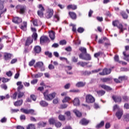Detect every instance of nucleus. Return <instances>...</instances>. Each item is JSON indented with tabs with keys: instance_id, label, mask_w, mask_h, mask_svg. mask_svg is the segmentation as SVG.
I'll use <instances>...</instances> for the list:
<instances>
[{
	"instance_id": "obj_1",
	"label": "nucleus",
	"mask_w": 129,
	"mask_h": 129,
	"mask_svg": "<svg viewBox=\"0 0 129 129\" xmlns=\"http://www.w3.org/2000/svg\"><path fill=\"white\" fill-rule=\"evenodd\" d=\"M56 95L55 92H53L51 94H49V90H46L45 92H43V96L44 99L47 101H51L53 99Z\"/></svg>"
},
{
	"instance_id": "obj_2",
	"label": "nucleus",
	"mask_w": 129,
	"mask_h": 129,
	"mask_svg": "<svg viewBox=\"0 0 129 129\" xmlns=\"http://www.w3.org/2000/svg\"><path fill=\"white\" fill-rule=\"evenodd\" d=\"M16 9H17V11L20 15H24L27 11V6L18 5L16 6Z\"/></svg>"
},
{
	"instance_id": "obj_3",
	"label": "nucleus",
	"mask_w": 129,
	"mask_h": 129,
	"mask_svg": "<svg viewBox=\"0 0 129 129\" xmlns=\"http://www.w3.org/2000/svg\"><path fill=\"white\" fill-rule=\"evenodd\" d=\"M112 26L113 27H117L119 30H120V32L123 33V31H124V29L123 28V26L122 24H121L119 22V20H113L112 21Z\"/></svg>"
},
{
	"instance_id": "obj_4",
	"label": "nucleus",
	"mask_w": 129,
	"mask_h": 129,
	"mask_svg": "<svg viewBox=\"0 0 129 129\" xmlns=\"http://www.w3.org/2000/svg\"><path fill=\"white\" fill-rule=\"evenodd\" d=\"M20 111L24 114H30L32 115H36V114L35 113L34 110L32 109H27L24 108H21L20 109Z\"/></svg>"
},
{
	"instance_id": "obj_5",
	"label": "nucleus",
	"mask_w": 129,
	"mask_h": 129,
	"mask_svg": "<svg viewBox=\"0 0 129 129\" xmlns=\"http://www.w3.org/2000/svg\"><path fill=\"white\" fill-rule=\"evenodd\" d=\"M79 56L80 58L87 61H90L92 59L91 56L87 53L85 54H80Z\"/></svg>"
},
{
	"instance_id": "obj_6",
	"label": "nucleus",
	"mask_w": 129,
	"mask_h": 129,
	"mask_svg": "<svg viewBox=\"0 0 129 129\" xmlns=\"http://www.w3.org/2000/svg\"><path fill=\"white\" fill-rule=\"evenodd\" d=\"M86 102L88 103H93L95 102V99L91 95L88 94L86 96Z\"/></svg>"
},
{
	"instance_id": "obj_7",
	"label": "nucleus",
	"mask_w": 129,
	"mask_h": 129,
	"mask_svg": "<svg viewBox=\"0 0 129 129\" xmlns=\"http://www.w3.org/2000/svg\"><path fill=\"white\" fill-rule=\"evenodd\" d=\"M49 42V39L46 36H42L40 38V43L41 45H44L45 43Z\"/></svg>"
},
{
	"instance_id": "obj_8",
	"label": "nucleus",
	"mask_w": 129,
	"mask_h": 129,
	"mask_svg": "<svg viewBox=\"0 0 129 129\" xmlns=\"http://www.w3.org/2000/svg\"><path fill=\"white\" fill-rule=\"evenodd\" d=\"M4 4H5V2L2 0H0V18H2V15L6 13L7 9H5L4 11H2L4 9Z\"/></svg>"
},
{
	"instance_id": "obj_9",
	"label": "nucleus",
	"mask_w": 129,
	"mask_h": 129,
	"mask_svg": "<svg viewBox=\"0 0 129 129\" xmlns=\"http://www.w3.org/2000/svg\"><path fill=\"white\" fill-rule=\"evenodd\" d=\"M39 10L37 11V15L41 17L43 16H44V12L45 11V9L44 8V7L42 6V5L41 4H40L39 5Z\"/></svg>"
},
{
	"instance_id": "obj_10",
	"label": "nucleus",
	"mask_w": 129,
	"mask_h": 129,
	"mask_svg": "<svg viewBox=\"0 0 129 129\" xmlns=\"http://www.w3.org/2000/svg\"><path fill=\"white\" fill-rule=\"evenodd\" d=\"M111 69H108L107 68H104V69H103V70H102V72L101 73H99V74L101 76H106L107 75H109L110 74H111Z\"/></svg>"
},
{
	"instance_id": "obj_11",
	"label": "nucleus",
	"mask_w": 129,
	"mask_h": 129,
	"mask_svg": "<svg viewBox=\"0 0 129 129\" xmlns=\"http://www.w3.org/2000/svg\"><path fill=\"white\" fill-rule=\"evenodd\" d=\"M99 88H101L107 92L110 91L112 90V89L111 88V87L107 86L105 84H99Z\"/></svg>"
},
{
	"instance_id": "obj_12",
	"label": "nucleus",
	"mask_w": 129,
	"mask_h": 129,
	"mask_svg": "<svg viewBox=\"0 0 129 129\" xmlns=\"http://www.w3.org/2000/svg\"><path fill=\"white\" fill-rule=\"evenodd\" d=\"M90 120L85 118H82L81 121H79V123L81 125L86 126L89 124Z\"/></svg>"
},
{
	"instance_id": "obj_13",
	"label": "nucleus",
	"mask_w": 129,
	"mask_h": 129,
	"mask_svg": "<svg viewBox=\"0 0 129 129\" xmlns=\"http://www.w3.org/2000/svg\"><path fill=\"white\" fill-rule=\"evenodd\" d=\"M33 42V39L31 37V36L28 37L27 38L26 41H25V46H29Z\"/></svg>"
},
{
	"instance_id": "obj_14",
	"label": "nucleus",
	"mask_w": 129,
	"mask_h": 129,
	"mask_svg": "<svg viewBox=\"0 0 129 129\" xmlns=\"http://www.w3.org/2000/svg\"><path fill=\"white\" fill-rule=\"evenodd\" d=\"M53 15V10L49 9L45 14V17L47 19H50Z\"/></svg>"
},
{
	"instance_id": "obj_15",
	"label": "nucleus",
	"mask_w": 129,
	"mask_h": 129,
	"mask_svg": "<svg viewBox=\"0 0 129 129\" xmlns=\"http://www.w3.org/2000/svg\"><path fill=\"white\" fill-rule=\"evenodd\" d=\"M12 22H14L15 24H20L22 22V19L18 17H15L13 18Z\"/></svg>"
},
{
	"instance_id": "obj_16",
	"label": "nucleus",
	"mask_w": 129,
	"mask_h": 129,
	"mask_svg": "<svg viewBox=\"0 0 129 129\" xmlns=\"http://www.w3.org/2000/svg\"><path fill=\"white\" fill-rule=\"evenodd\" d=\"M112 99L116 103H120L122 101V98L121 96H112Z\"/></svg>"
},
{
	"instance_id": "obj_17",
	"label": "nucleus",
	"mask_w": 129,
	"mask_h": 129,
	"mask_svg": "<svg viewBox=\"0 0 129 129\" xmlns=\"http://www.w3.org/2000/svg\"><path fill=\"white\" fill-rule=\"evenodd\" d=\"M123 115V110L118 109L117 112H116L115 115L118 119H120Z\"/></svg>"
},
{
	"instance_id": "obj_18",
	"label": "nucleus",
	"mask_w": 129,
	"mask_h": 129,
	"mask_svg": "<svg viewBox=\"0 0 129 129\" xmlns=\"http://www.w3.org/2000/svg\"><path fill=\"white\" fill-rule=\"evenodd\" d=\"M34 52L35 54H39L41 52V47L39 45L35 46L34 47Z\"/></svg>"
},
{
	"instance_id": "obj_19",
	"label": "nucleus",
	"mask_w": 129,
	"mask_h": 129,
	"mask_svg": "<svg viewBox=\"0 0 129 129\" xmlns=\"http://www.w3.org/2000/svg\"><path fill=\"white\" fill-rule=\"evenodd\" d=\"M12 57V54L11 53H9L8 52H6L4 53V59H5L6 61H8L11 59Z\"/></svg>"
},
{
	"instance_id": "obj_20",
	"label": "nucleus",
	"mask_w": 129,
	"mask_h": 129,
	"mask_svg": "<svg viewBox=\"0 0 129 129\" xmlns=\"http://www.w3.org/2000/svg\"><path fill=\"white\" fill-rule=\"evenodd\" d=\"M86 82H78L76 84V86L78 88H82L86 86Z\"/></svg>"
},
{
	"instance_id": "obj_21",
	"label": "nucleus",
	"mask_w": 129,
	"mask_h": 129,
	"mask_svg": "<svg viewBox=\"0 0 129 129\" xmlns=\"http://www.w3.org/2000/svg\"><path fill=\"white\" fill-rule=\"evenodd\" d=\"M39 104L40 106H42L43 107H46L49 105V103H48L45 100H41L39 102Z\"/></svg>"
},
{
	"instance_id": "obj_22",
	"label": "nucleus",
	"mask_w": 129,
	"mask_h": 129,
	"mask_svg": "<svg viewBox=\"0 0 129 129\" xmlns=\"http://www.w3.org/2000/svg\"><path fill=\"white\" fill-rule=\"evenodd\" d=\"M27 22L24 21L23 22V25H21L20 29L23 31H27Z\"/></svg>"
},
{
	"instance_id": "obj_23",
	"label": "nucleus",
	"mask_w": 129,
	"mask_h": 129,
	"mask_svg": "<svg viewBox=\"0 0 129 129\" xmlns=\"http://www.w3.org/2000/svg\"><path fill=\"white\" fill-rule=\"evenodd\" d=\"M65 118L66 120H71L72 119V116H71V112L67 111L65 112Z\"/></svg>"
},
{
	"instance_id": "obj_24",
	"label": "nucleus",
	"mask_w": 129,
	"mask_h": 129,
	"mask_svg": "<svg viewBox=\"0 0 129 129\" xmlns=\"http://www.w3.org/2000/svg\"><path fill=\"white\" fill-rule=\"evenodd\" d=\"M49 38H50L51 40H54L55 38V32H54L53 31H49Z\"/></svg>"
},
{
	"instance_id": "obj_25",
	"label": "nucleus",
	"mask_w": 129,
	"mask_h": 129,
	"mask_svg": "<svg viewBox=\"0 0 129 129\" xmlns=\"http://www.w3.org/2000/svg\"><path fill=\"white\" fill-rule=\"evenodd\" d=\"M69 15H70L71 19L73 20H76L77 18V15L74 12H70Z\"/></svg>"
},
{
	"instance_id": "obj_26",
	"label": "nucleus",
	"mask_w": 129,
	"mask_h": 129,
	"mask_svg": "<svg viewBox=\"0 0 129 129\" xmlns=\"http://www.w3.org/2000/svg\"><path fill=\"white\" fill-rule=\"evenodd\" d=\"M43 66H44V63H43V62L42 61H38L36 63H35V64L34 66V67L35 68H41L43 67Z\"/></svg>"
},
{
	"instance_id": "obj_27",
	"label": "nucleus",
	"mask_w": 129,
	"mask_h": 129,
	"mask_svg": "<svg viewBox=\"0 0 129 129\" xmlns=\"http://www.w3.org/2000/svg\"><path fill=\"white\" fill-rule=\"evenodd\" d=\"M79 50L81 52L80 54H82V55H84L85 54L87 53V49L85 47H79Z\"/></svg>"
},
{
	"instance_id": "obj_28",
	"label": "nucleus",
	"mask_w": 129,
	"mask_h": 129,
	"mask_svg": "<svg viewBox=\"0 0 129 129\" xmlns=\"http://www.w3.org/2000/svg\"><path fill=\"white\" fill-rule=\"evenodd\" d=\"M112 80V78H101V81L102 83H107L108 82L111 81Z\"/></svg>"
},
{
	"instance_id": "obj_29",
	"label": "nucleus",
	"mask_w": 129,
	"mask_h": 129,
	"mask_svg": "<svg viewBox=\"0 0 129 129\" xmlns=\"http://www.w3.org/2000/svg\"><path fill=\"white\" fill-rule=\"evenodd\" d=\"M73 104L75 106H78L79 105H80V102L78 98H76L74 99Z\"/></svg>"
},
{
	"instance_id": "obj_30",
	"label": "nucleus",
	"mask_w": 129,
	"mask_h": 129,
	"mask_svg": "<svg viewBox=\"0 0 129 129\" xmlns=\"http://www.w3.org/2000/svg\"><path fill=\"white\" fill-rule=\"evenodd\" d=\"M96 93H97V94H98V95L99 97H101V96H103L104 94H105L106 91H105L103 90H101L97 91Z\"/></svg>"
},
{
	"instance_id": "obj_31",
	"label": "nucleus",
	"mask_w": 129,
	"mask_h": 129,
	"mask_svg": "<svg viewBox=\"0 0 129 129\" xmlns=\"http://www.w3.org/2000/svg\"><path fill=\"white\" fill-rule=\"evenodd\" d=\"M67 9L68 10L72 9L73 10H76V9H77V6L75 5H70L67 6Z\"/></svg>"
},
{
	"instance_id": "obj_32",
	"label": "nucleus",
	"mask_w": 129,
	"mask_h": 129,
	"mask_svg": "<svg viewBox=\"0 0 129 129\" xmlns=\"http://www.w3.org/2000/svg\"><path fill=\"white\" fill-rule=\"evenodd\" d=\"M120 15L124 20H127L128 16L125 12L122 11L120 13Z\"/></svg>"
},
{
	"instance_id": "obj_33",
	"label": "nucleus",
	"mask_w": 129,
	"mask_h": 129,
	"mask_svg": "<svg viewBox=\"0 0 129 129\" xmlns=\"http://www.w3.org/2000/svg\"><path fill=\"white\" fill-rule=\"evenodd\" d=\"M47 125V123L45 122H39L37 123L38 127H44Z\"/></svg>"
},
{
	"instance_id": "obj_34",
	"label": "nucleus",
	"mask_w": 129,
	"mask_h": 129,
	"mask_svg": "<svg viewBox=\"0 0 129 129\" xmlns=\"http://www.w3.org/2000/svg\"><path fill=\"white\" fill-rule=\"evenodd\" d=\"M23 104V100H17L14 103L15 106H20Z\"/></svg>"
},
{
	"instance_id": "obj_35",
	"label": "nucleus",
	"mask_w": 129,
	"mask_h": 129,
	"mask_svg": "<svg viewBox=\"0 0 129 129\" xmlns=\"http://www.w3.org/2000/svg\"><path fill=\"white\" fill-rule=\"evenodd\" d=\"M48 122L49 125H54L56 122L54 118H50L48 120Z\"/></svg>"
},
{
	"instance_id": "obj_36",
	"label": "nucleus",
	"mask_w": 129,
	"mask_h": 129,
	"mask_svg": "<svg viewBox=\"0 0 129 129\" xmlns=\"http://www.w3.org/2000/svg\"><path fill=\"white\" fill-rule=\"evenodd\" d=\"M17 95H18L17 96L18 99H20L25 96V92L18 91V93Z\"/></svg>"
},
{
	"instance_id": "obj_37",
	"label": "nucleus",
	"mask_w": 129,
	"mask_h": 129,
	"mask_svg": "<svg viewBox=\"0 0 129 129\" xmlns=\"http://www.w3.org/2000/svg\"><path fill=\"white\" fill-rule=\"evenodd\" d=\"M38 34H37L36 32H34L32 35H31V38L32 39H33L34 41H36L37 39H38Z\"/></svg>"
},
{
	"instance_id": "obj_38",
	"label": "nucleus",
	"mask_w": 129,
	"mask_h": 129,
	"mask_svg": "<svg viewBox=\"0 0 129 129\" xmlns=\"http://www.w3.org/2000/svg\"><path fill=\"white\" fill-rule=\"evenodd\" d=\"M104 125V121H101L100 123H98V124L96 125V128L98 129L102 127Z\"/></svg>"
},
{
	"instance_id": "obj_39",
	"label": "nucleus",
	"mask_w": 129,
	"mask_h": 129,
	"mask_svg": "<svg viewBox=\"0 0 129 129\" xmlns=\"http://www.w3.org/2000/svg\"><path fill=\"white\" fill-rule=\"evenodd\" d=\"M88 64V63L86 62L79 61L78 62V63H77V65H80L83 68H84L85 66Z\"/></svg>"
},
{
	"instance_id": "obj_40",
	"label": "nucleus",
	"mask_w": 129,
	"mask_h": 129,
	"mask_svg": "<svg viewBox=\"0 0 129 129\" xmlns=\"http://www.w3.org/2000/svg\"><path fill=\"white\" fill-rule=\"evenodd\" d=\"M59 20V16L57 14H55L53 16V21L54 22H58Z\"/></svg>"
},
{
	"instance_id": "obj_41",
	"label": "nucleus",
	"mask_w": 129,
	"mask_h": 129,
	"mask_svg": "<svg viewBox=\"0 0 129 129\" xmlns=\"http://www.w3.org/2000/svg\"><path fill=\"white\" fill-rule=\"evenodd\" d=\"M74 113L75 114H76V115H77V117H80L82 116V113L81 112H79L78 110H75L74 111Z\"/></svg>"
},
{
	"instance_id": "obj_42",
	"label": "nucleus",
	"mask_w": 129,
	"mask_h": 129,
	"mask_svg": "<svg viewBox=\"0 0 129 129\" xmlns=\"http://www.w3.org/2000/svg\"><path fill=\"white\" fill-rule=\"evenodd\" d=\"M82 74L84 76H89L90 74H92V73L91 72H90V71H82Z\"/></svg>"
},
{
	"instance_id": "obj_43",
	"label": "nucleus",
	"mask_w": 129,
	"mask_h": 129,
	"mask_svg": "<svg viewBox=\"0 0 129 129\" xmlns=\"http://www.w3.org/2000/svg\"><path fill=\"white\" fill-rule=\"evenodd\" d=\"M114 61L116 62H118L119 63H121L122 62V61L119 60V57L117 55H115L114 56Z\"/></svg>"
},
{
	"instance_id": "obj_44",
	"label": "nucleus",
	"mask_w": 129,
	"mask_h": 129,
	"mask_svg": "<svg viewBox=\"0 0 129 129\" xmlns=\"http://www.w3.org/2000/svg\"><path fill=\"white\" fill-rule=\"evenodd\" d=\"M122 100H123L124 102H127L129 101V97L125 95L123 96H122Z\"/></svg>"
},
{
	"instance_id": "obj_45",
	"label": "nucleus",
	"mask_w": 129,
	"mask_h": 129,
	"mask_svg": "<svg viewBox=\"0 0 129 129\" xmlns=\"http://www.w3.org/2000/svg\"><path fill=\"white\" fill-rule=\"evenodd\" d=\"M45 55L46 56H48V57L49 58H52V52H49V51H45Z\"/></svg>"
},
{
	"instance_id": "obj_46",
	"label": "nucleus",
	"mask_w": 129,
	"mask_h": 129,
	"mask_svg": "<svg viewBox=\"0 0 129 129\" xmlns=\"http://www.w3.org/2000/svg\"><path fill=\"white\" fill-rule=\"evenodd\" d=\"M27 129H36L35 125L34 124H29L28 127H27Z\"/></svg>"
},
{
	"instance_id": "obj_47",
	"label": "nucleus",
	"mask_w": 129,
	"mask_h": 129,
	"mask_svg": "<svg viewBox=\"0 0 129 129\" xmlns=\"http://www.w3.org/2000/svg\"><path fill=\"white\" fill-rule=\"evenodd\" d=\"M118 79L120 82H122V81H125L126 80V78L125 76H120L118 77Z\"/></svg>"
},
{
	"instance_id": "obj_48",
	"label": "nucleus",
	"mask_w": 129,
	"mask_h": 129,
	"mask_svg": "<svg viewBox=\"0 0 129 129\" xmlns=\"http://www.w3.org/2000/svg\"><path fill=\"white\" fill-rule=\"evenodd\" d=\"M123 118L126 121H129V113L123 115Z\"/></svg>"
},
{
	"instance_id": "obj_49",
	"label": "nucleus",
	"mask_w": 129,
	"mask_h": 129,
	"mask_svg": "<svg viewBox=\"0 0 129 129\" xmlns=\"http://www.w3.org/2000/svg\"><path fill=\"white\" fill-rule=\"evenodd\" d=\"M123 54L124 56V57L123 58V59L124 60H127L128 58H129V54H126V52H123Z\"/></svg>"
},
{
	"instance_id": "obj_50",
	"label": "nucleus",
	"mask_w": 129,
	"mask_h": 129,
	"mask_svg": "<svg viewBox=\"0 0 129 129\" xmlns=\"http://www.w3.org/2000/svg\"><path fill=\"white\" fill-rule=\"evenodd\" d=\"M32 24L34 26H38V20L36 19L32 20Z\"/></svg>"
},
{
	"instance_id": "obj_51",
	"label": "nucleus",
	"mask_w": 129,
	"mask_h": 129,
	"mask_svg": "<svg viewBox=\"0 0 129 129\" xmlns=\"http://www.w3.org/2000/svg\"><path fill=\"white\" fill-rule=\"evenodd\" d=\"M54 125H55L56 127L59 128V127H61L62 124H61V123L60 122L57 121L55 123H54Z\"/></svg>"
},
{
	"instance_id": "obj_52",
	"label": "nucleus",
	"mask_w": 129,
	"mask_h": 129,
	"mask_svg": "<svg viewBox=\"0 0 129 129\" xmlns=\"http://www.w3.org/2000/svg\"><path fill=\"white\" fill-rule=\"evenodd\" d=\"M101 54H102V52L99 51L98 52L95 53V54H94V56L95 58H98V57L100 56Z\"/></svg>"
},
{
	"instance_id": "obj_53",
	"label": "nucleus",
	"mask_w": 129,
	"mask_h": 129,
	"mask_svg": "<svg viewBox=\"0 0 129 129\" xmlns=\"http://www.w3.org/2000/svg\"><path fill=\"white\" fill-rule=\"evenodd\" d=\"M58 119L59 120L63 121L65 120V116L64 115L59 114L58 116Z\"/></svg>"
},
{
	"instance_id": "obj_54",
	"label": "nucleus",
	"mask_w": 129,
	"mask_h": 129,
	"mask_svg": "<svg viewBox=\"0 0 129 129\" xmlns=\"http://www.w3.org/2000/svg\"><path fill=\"white\" fill-rule=\"evenodd\" d=\"M43 76V74L42 73H39L36 75H34L35 78H39L40 77H41Z\"/></svg>"
},
{
	"instance_id": "obj_55",
	"label": "nucleus",
	"mask_w": 129,
	"mask_h": 129,
	"mask_svg": "<svg viewBox=\"0 0 129 129\" xmlns=\"http://www.w3.org/2000/svg\"><path fill=\"white\" fill-rule=\"evenodd\" d=\"M36 60L35 59H32V60H31L30 62H29V66L30 67L33 66Z\"/></svg>"
},
{
	"instance_id": "obj_56",
	"label": "nucleus",
	"mask_w": 129,
	"mask_h": 129,
	"mask_svg": "<svg viewBox=\"0 0 129 129\" xmlns=\"http://www.w3.org/2000/svg\"><path fill=\"white\" fill-rule=\"evenodd\" d=\"M84 31V29L82 27H79L78 29H77V32H78L80 33H83Z\"/></svg>"
},
{
	"instance_id": "obj_57",
	"label": "nucleus",
	"mask_w": 129,
	"mask_h": 129,
	"mask_svg": "<svg viewBox=\"0 0 129 129\" xmlns=\"http://www.w3.org/2000/svg\"><path fill=\"white\" fill-rule=\"evenodd\" d=\"M70 92H72V93H80V91L79 89H74V90H71L70 91Z\"/></svg>"
},
{
	"instance_id": "obj_58",
	"label": "nucleus",
	"mask_w": 129,
	"mask_h": 129,
	"mask_svg": "<svg viewBox=\"0 0 129 129\" xmlns=\"http://www.w3.org/2000/svg\"><path fill=\"white\" fill-rule=\"evenodd\" d=\"M65 50L66 51L71 52L72 51V47L71 46H68L66 47Z\"/></svg>"
},
{
	"instance_id": "obj_59",
	"label": "nucleus",
	"mask_w": 129,
	"mask_h": 129,
	"mask_svg": "<svg viewBox=\"0 0 129 129\" xmlns=\"http://www.w3.org/2000/svg\"><path fill=\"white\" fill-rule=\"evenodd\" d=\"M6 75L8 76V77H11L13 76V73L11 71H9L8 72L6 73Z\"/></svg>"
},
{
	"instance_id": "obj_60",
	"label": "nucleus",
	"mask_w": 129,
	"mask_h": 129,
	"mask_svg": "<svg viewBox=\"0 0 129 129\" xmlns=\"http://www.w3.org/2000/svg\"><path fill=\"white\" fill-rule=\"evenodd\" d=\"M3 80L2 82L3 83H6L7 82H8V81H9V79H7V78H2L1 80Z\"/></svg>"
},
{
	"instance_id": "obj_61",
	"label": "nucleus",
	"mask_w": 129,
	"mask_h": 129,
	"mask_svg": "<svg viewBox=\"0 0 129 129\" xmlns=\"http://www.w3.org/2000/svg\"><path fill=\"white\" fill-rule=\"evenodd\" d=\"M20 118L21 120H25L26 119V116L24 114H21L20 116Z\"/></svg>"
},
{
	"instance_id": "obj_62",
	"label": "nucleus",
	"mask_w": 129,
	"mask_h": 129,
	"mask_svg": "<svg viewBox=\"0 0 129 129\" xmlns=\"http://www.w3.org/2000/svg\"><path fill=\"white\" fill-rule=\"evenodd\" d=\"M17 96V92H15L14 94L11 96L13 99H16Z\"/></svg>"
},
{
	"instance_id": "obj_63",
	"label": "nucleus",
	"mask_w": 129,
	"mask_h": 129,
	"mask_svg": "<svg viewBox=\"0 0 129 129\" xmlns=\"http://www.w3.org/2000/svg\"><path fill=\"white\" fill-rule=\"evenodd\" d=\"M72 99L68 96L65 97V102H69Z\"/></svg>"
},
{
	"instance_id": "obj_64",
	"label": "nucleus",
	"mask_w": 129,
	"mask_h": 129,
	"mask_svg": "<svg viewBox=\"0 0 129 129\" xmlns=\"http://www.w3.org/2000/svg\"><path fill=\"white\" fill-rule=\"evenodd\" d=\"M38 82V80L37 79H34V80H32L31 82V84L32 85H34L37 84V83Z\"/></svg>"
}]
</instances>
